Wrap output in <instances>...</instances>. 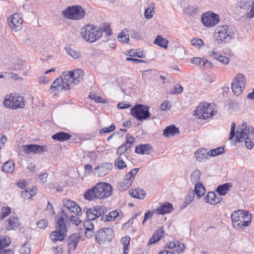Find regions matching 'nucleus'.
I'll return each mask as SVG.
<instances>
[{
  "label": "nucleus",
  "instance_id": "obj_52",
  "mask_svg": "<svg viewBox=\"0 0 254 254\" xmlns=\"http://www.w3.org/2000/svg\"><path fill=\"white\" fill-rule=\"evenodd\" d=\"M185 249V244L181 242L177 241L176 243V247H175L174 251L179 254L182 253Z\"/></svg>",
  "mask_w": 254,
  "mask_h": 254
},
{
  "label": "nucleus",
  "instance_id": "obj_57",
  "mask_svg": "<svg viewBox=\"0 0 254 254\" xmlns=\"http://www.w3.org/2000/svg\"><path fill=\"white\" fill-rule=\"evenodd\" d=\"M134 142V138L132 136L130 135L129 134H127L126 135V141L125 144L127 146L129 145L130 148Z\"/></svg>",
  "mask_w": 254,
  "mask_h": 254
},
{
  "label": "nucleus",
  "instance_id": "obj_12",
  "mask_svg": "<svg viewBox=\"0 0 254 254\" xmlns=\"http://www.w3.org/2000/svg\"><path fill=\"white\" fill-rule=\"evenodd\" d=\"M63 76L68 83L70 82L76 85L82 80L83 71L79 68L72 71H65L63 73Z\"/></svg>",
  "mask_w": 254,
  "mask_h": 254
},
{
  "label": "nucleus",
  "instance_id": "obj_23",
  "mask_svg": "<svg viewBox=\"0 0 254 254\" xmlns=\"http://www.w3.org/2000/svg\"><path fill=\"white\" fill-rule=\"evenodd\" d=\"M199 12V9L196 5H189L184 9V13L188 17H190L197 15Z\"/></svg>",
  "mask_w": 254,
  "mask_h": 254
},
{
  "label": "nucleus",
  "instance_id": "obj_62",
  "mask_svg": "<svg viewBox=\"0 0 254 254\" xmlns=\"http://www.w3.org/2000/svg\"><path fill=\"white\" fill-rule=\"evenodd\" d=\"M48 222L46 219H42L37 222V227L40 229H45L48 226Z\"/></svg>",
  "mask_w": 254,
  "mask_h": 254
},
{
  "label": "nucleus",
  "instance_id": "obj_33",
  "mask_svg": "<svg viewBox=\"0 0 254 254\" xmlns=\"http://www.w3.org/2000/svg\"><path fill=\"white\" fill-rule=\"evenodd\" d=\"M206 190L202 183H197L195 185L194 192L200 198L205 193Z\"/></svg>",
  "mask_w": 254,
  "mask_h": 254
},
{
  "label": "nucleus",
  "instance_id": "obj_39",
  "mask_svg": "<svg viewBox=\"0 0 254 254\" xmlns=\"http://www.w3.org/2000/svg\"><path fill=\"white\" fill-rule=\"evenodd\" d=\"M93 210H94V207L90 209L86 207L83 208V211L86 213L87 219L94 220L96 219V216H95L96 213L93 211Z\"/></svg>",
  "mask_w": 254,
  "mask_h": 254
},
{
  "label": "nucleus",
  "instance_id": "obj_10",
  "mask_svg": "<svg viewBox=\"0 0 254 254\" xmlns=\"http://www.w3.org/2000/svg\"><path fill=\"white\" fill-rule=\"evenodd\" d=\"M69 90L70 89L69 83L65 80L64 76L57 78L51 85L49 88V93L54 96L58 95L63 89Z\"/></svg>",
  "mask_w": 254,
  "mask_h": 254
},
{
  "label": "nucleus",
  "instance_id": "obj_30",
  "mask_svg": "<svg viewBox=\"0 0 254 254\" xmlns=\"http://www.w3.org/2000/svg\"><path fill=\"white\" fill-rule=\"evenodd\" d=\"M151 146L148 144H141L136 146L135 152L139 154H148L151 150Z\"/></svg>",
  "mask_w": 254,
  "mask_h": 254
},
{
  "label": "nucleus",
  "instance_id": "obj_4",
  "mask_svg": "<svg viewBox=\"0 0 254 254\" xmlns=\"http://www.w3.org/2000/svg\"><path fill=\"white\" fill-rule=\"evenodd\" d=\"M214 37L218 44L229 43L234 38L235 33L228 25H219L215 29Z\"/></svg>",
  "mask_w": 254,
  "mask_h": 254
},
{
  "label": "nucleus",
  "instance_id": "obj_53",
  "mask_svg": "<svg viewBox=\"0 0 254 254\" xmlns=\"http://www.w3.org/2000/svg\"><path fill=\"white\" fill-rule=\"evenodd\" d=\"M130 148V146H127L125 143L122 144L121 146L118 147L117 149V154L119 155V156H122L124 153L128 149Z\"/></svg>",
  "mask_w": 254,
  "mask_h": 254
},
{
  "label": "nucleus",
  "instance_id": "obj_46",
  "mask_svg": "<svg viewBox=\"0 0 254 254\" xmlns=\"http://www.w3.org/2000/svg\"><path fill=\"white\" fill-rule=\"evenodd\" d=\"M36 192L35 189H33L30 190L29 189H27L25 191H22L21 192V195L25 198L29 199L32 196L34 195Z\"/></svg>",
  "mask_w": 254,
  "mask_h": 254
},
{
  "label": "nucleus",
  "instance_id": "obj_24",
  "mask_svg": "<svg viewBox=\"0 0 254 254\" xmlns=\"http://www.w3.org/2000/svg\"><path fill=\"white\" fill-rule=\"evenodd\" d=\"M173 210V205L169 202H166L161 205L156 209V212L159 214L163 215L171 212Z\"/></svg>",
  "mask_w": 254,
  "mask_h": 254
},
{
  "label": "nucleus",
  "instance_id": "obj_3",
  "mask_svg": "<svg viewBox=\"0 0 254 254\" xmlns=\"http://www.w3.org/2000/svg\"><path fill=\"white\" fill-rule=\"evenodd\" d=\"M236 139L240 142L245 140L246 147L252 149L254 145V128L248 127L247 123L243 122L236 130Z\"/></svg>",
  "mask_w": 254,
  "mask_h": 254
},
{
  "label": "nucleus",
  "instance_id": "obj_50",
  "mask_svg": "<svg viewBox=\"0 0 254 254\" xmlns=\"http://www.w3.org/2000/svg\"><path fill=\"white\" fill-rule=\"evenodd\" d=\"M128 55L130 57L136 56L139 58L145 57V54L143 52H137L133 49H131L128 51Z\"/></svg>",
  "mask_w": 254,
  "mask_h": 254
},
{
  "label": "nucleus",
  "instance_id": "obj_44",
  "mask_svg": "<svg viewBox=\"0 0 254 254\" xmlns=\"http://www.w3.org/2000/svg\"><path fill=\"white\" fill-rule=\"evenodd\" d=\"M11 243L9 238L4 236L0 237V249H3L7 247Z\"/></svg>",
  "mask_w": 254,
  "mask_h": 254
},
{
  "label": "nucleus",
  "instance_id": "obj_27",
  "mask_svg": "<svg viewBox=\"0 0 254 254\" xmlns=\"http://www.w3.org/2000/svg\"><path fill=\"white\" fill-rule=\"evenodd\" d=\"M196 159L199 162H203L207 160L209 154L206 149L200 148L195 152Z\"/></svg>",
  "mask_w": 254,
  "mask_h": 254
},
{
  "label": "nucleus",
  "instance_id": "obj_41",
  "mask_svg": "<svg viewBox=\"0 0 254 254\" xmlns=\"http://www.w3.org/2000/svg\"><path fill=\"white\" fill-rule=\"evenodd\" d=\"M115 167L116 169H123L126 167V164L124 162L122 156H119L115 161Z\"/></svg>",
  "mask_w": 254,
  "mask_h": 254
},
{
  "label": "nucleus",
  "instance_id": "obj_36",
  "mask_svg": "<svg viewBox=\"0 0 254 254\" xmlns=\"http://www.w3.org/2000/svg\"><path fill=\"white\" fill-rule=\"evenodd\" d=\"M119 213L117 211H112L108 215H104L101 217V220L103 221H114L118 216Z\"/></svg>",
  "mask_w": 254,
  "mask_h": 254
},
{
  "label": "nucleus",
  "instance_id": "obj_32",
  "mask_svg": "<svg viewBox=\"0 0 254 254\" xmlns=\"http://www.w3.org/2000/svg\"><path fill=\"white\" fill-rule=\"evenodd\" d=\"M71 136V135L69 134L61 131L54 134L52 138L54 140L62 142L69 139Z\"/></svg>",
  "mask_w": 254,
  "mask_h": 254
},
{
  "label": "nucleus",
  "instance_id": "obj_60",
  "mask_svg": "<svg viewBox=\"0 0 254 254\" xmlns=\"http://www.w3.org/2000/svg\"><path fill=\"white\" fill-rule=\"evenodd\" d=\"M31 249L27 244L23 245L20 249V252L21 254H29Z\"/></svg>",
  "mask_w": 254,
  "mask_h": 254
},
{
  "label": "nucleus",
  "instance_id": "obj_9",
  "mask_svg": "<svg viewBox=\"0 0 254 254\" xmlns=\"http://www.w3.org/2000/svg\"><path fill=\"white\" fill-rule=\"evenodd\" d=\"M130 114L139 121L146 120L150 115L149 107L142 104H137L131 108Z\"/></svg>",
  "mask_w": 254,
  "mask_h": 254
},
{
  "label": "nucleus",
  "instance_id": "obj_8",
  "mask_svg": "<svg viewBox=\"0 0 254 254\" xmlns=\"http://www.w3.org/2000/svg\"><path fill=\"white\" fill-rule=\"evenodd\" d=\"M215 111L213 105L207 102L201 103L194 111L193 115L197 116L199 119H207L214 115Z\"/></svg>",
  "mask_w": 254,
  "mask_h": 254
},
{
  "label": "nucleus",
  "instance_id": "obj_38",
  "mask_svg": "<svg viewBox=\"0 0 254 254\" xmlns=\"http://www.w3.org/2000/svg\"><path fill=\"white\" fill-rule=\"evenodd\" d=\"M239 7L241 9L249 10L254 3L253 0H239Z\"/></svg>",
  "mask_w": 254,
  "mask_h": 254
},
{
  "label": "nucleus",
  "instance_id": "obj_42",
  "mask_svg": "<svg viewBox=\"0 0 254 254\" xmlns=\"http://www.w3.org/2000/svg\"><path fill=\"white\" fill-rule=\"evenodd\" d=\"M94 212H95L96 216V218L99 217L101 216L104 215L103 214L107 211V208L105 206H96L94 207V210H93Z\"/></svg>",
  "mask_w": 254,
  "mask_h": 254
},
{
  "label": "nucleus",
  "instance_id": "obj_54",
  "mask_svg": "<svg viewBox=\"0 0 254 254\" xmlns=\"http://www.w3.org/2000/svg\"><path fill=\"white\" fill-rule=\"evenodd\" d=\"M194 197V191L193 190L190 191L185 198V203H186L187 205L190 203L193 200Z\"/></svg>",
  "mask_w": 254,
  "mask_h": 254
},
{
  "label": "nucleus",
  "instance_id": "obj_21",
  "mask_svg": "<svg viewBox=\"0 0 254 254\" xmlns=\"http://www.w3.org/2000/svg\"><path fill=\"white\" fill-rule=\"evenodd\" d=\"M20 225L18 219L14 216H10V217L5 221V229L7 231L15 230Z\"/></svg>",
  "mask_w": 254,
  "mask_h": 254
},
{
  "label": "nucleus",
  "instance_id": "obj_26",
  "mask_svg": "<svg viewBox=\"0 0 254 254\" xmlns=\"http://www.w3.org/2000/svg\"><path fill=\"white\" fill-rule=\"evenodd\" d=\"M179 133V128L173 125L167 126L163 131V135L167 137L175 135Z\"/></svg>",
  "mask_w": 254,
  "mask_h": 254
},
{
  "label": "nucleus",
  "instance_id": "obj_43",
  "mask_svg": "<svg viewBox=\"0 0 254 254\" xmlns=\"http://www.w3.org/2000/svg\"><path fill=\"white\" fill-rule=\"evenodd\" d=\"M209 156L214 157L219 155L224 152V147H219L215 149H212L208 151Z\"/></svg>",
  "mask_w": 254,
  "mask_h": 254
},
{
  "label": "nucleus",
  "instance_id": "obj_40",
  "mask_svg": "<svg viewBox=\"0 0 254 254\" xmlns=\"http://www.w3.org/2000/svg\"><path fill=\"white\" fill-rule=\"evenodd\" d=\"M201 173L198 170L194 171L190 176V181L193 184L199 183L198 182L200 180Z\"/></svg>",
  "mask_w": 254,
  "mask_h": 254
},
{
  "label": "nucleus",
  "instance_id": "obj_20",
  "mask_svg": "<svg viewBox=\"0 0 254 254\" xmlns=\"http://www.w3.org/2000/svg\"><path fill=\"white\" fill-rule=\"evenodd\" d=\"M113 168L111 163H103L94 168V174L99 177H103L108 174Z\"/></svg>",
  "mask_w": 254,
  "mask_h": 254
},
{
  "label": "nucleus",
  "instance_id": "obj_51",
  "mask_svg": "<svg viewBox=\"0 0 254 254\" xmlns=\"http://www.w3.org/2000/svg\"><path fill=\"white\" fill-rule=\"evenodd\" d=\"M10 208L9 207H3L0 211V218L2 219L5 218L10 213Z\"/></svg>",
  "mask_w": 254,
  "mask_h": 254
},
{
  "label": "nucleus",
  "instance_id": "obj_14",
  "mask_svg": "<svg viewBox=\"0 0 254 254\" xmlns=\"http://www.w3.org/2000/svg\"><path fill=\"white\" fill-rule=\"evenodd\" d=\"M8 25L14 32L20 30L23 27V15L20 13H15L7 19Z\"/></svg>",
  "mask_w": 254,
  "mask_h": 254
},
{
  "label": "nucleus",
  "instance_id": "obj_34",
  "mask_svg": "<svg viewBox=\"0 0 254 254\" xmlns=\"http://www.w3.org/2000/svg\"><path fill=\"white\" fill-rule=\"evenodd\" d=\"M169 41L161 36L158 35L155 38L154 44L166 49L168 47Z\"/></svg>",
  "mask_w": 254,
  "mask_h": 254
},
{
  "label": "nucleus",
  "instance_id": "obj_2",
  "mask_svg": "<svg viewBox=\"0 0 254 254\" xmlns=\"http://www.w3.org/2000/svg\"><path fill=\"white\" fill-rule=\"evenodd\" d=\"M113 187L108 183H99L92 188L87 190L84 194L85 199L91 201L96 199H104L112 193Z\"/></svg>",
  "mask_w": 254,
  "mask_h": 254
},
{
  "label": "nucleus",
  "instance_id": "obj_63",
  "mask_svg": "<svg viewBox=\"0 0 254 254\" xmlns=\"http://www.w3.org/2000/svg\"><path fill=\"white\" fill-rule=\"evenodd\" d=\"M115 128V126L114 124H112L109 127H105L101 129L100 132L101 134L109 133L110 132L113 131Z\"/></svg>",
  "mask_w": 254,
  "mask_h": 254
},
{
  "label": "nucleus",
  "instance_id": "obj_5",
  "mask_svg": "<svg viewBox=\"0 0 254 254\" xmlns=\"http://www.w3.org/2000/svg\"><path fill=\"white\" fill-rule=\"evenodd\" d=\"M233 226L237 229H241L251 225L252 216L249 211L238 210L231 215Z\"/></svg>",
  "mask_w": 254,
  "mask_h": 254
},
{
  "label": "nucleus",
  "instance_id": "obj_35",
  "mask_svg": "<svg viewBox=\"0 0 254 254\" xmlns=\"http://www.w3.org/2000/svg\"><path fill=\"white\" fill-rule=\"evenodd\" d=\"M232 185L230 183H225L218 186L216 191L221 195H225L229 190Z\"/></svg>",
  "mask_w": 254,
  "mask_h": 254
},
{
  "label": "nucleus",
  "instance_id": "obj_11",
  "mask_svg": "<svg viewBox=\"0 0 254 254\" xmlns=\"http://www.w3.org/2000/svg\"><path fill=\"white\" fill-rule=\"evenodd\" d=\"M23 97L19 95L6 96L3 102L4 106L6 108L16 109L19 108H24L25 103Z\"/></svg>",
  "mask_w": 254,
  "mask_h": 254
},
{
  "label": "nucleus",
  "instance_id": "obj_59",
  "mask_svg": "<svg viewBox=\"0 0 254 254\" xmlns=\"http://www.w3.org/2000/svg\"><path fill=\"white\" fill-rule=\"evenodd\" d=\"M90 98L92 100H94L97 103H104L105 102V100L100 96H98L96 94H92L89 95Z\"/></svg>",
  "mask_w": 254,
  "mask_h": 254
},
{
  "label": "nucleus",
  "instance_id": "obj_13",
  "mask_svg": "<svg viewBox=\"0 0 254 254\" xmlns=\"http://www.w3.org/2000/svg\"><path fill=\"white\" fill-rule=\"evenodd\" d=\"M114 232L111 228H101L98 230L95 234V238L99 244L106 242H110L114 237Z\"/></svg>",
  "mask_w": 254,
  "mask_h": 254
},
{
  "label": "nucleus",
  "instance_id": "obj_29",
  "mask_svg": "<svg viewBox=\"0 0 254 254\" xmlns=\"http://www.w3.org/2000/svg\"><path fill=\"white\" fill-rule=\"evenodd\" d=\"M15 169L14 161L10 160L4 163L2 166V171L6 173H12Z\"/></svg>",
  "mask_w": 254,
  "mask_h": 254
},
{
  "label": "nucleus",
  "instance_id": "obj_19",
  "mask_svg": "<svg viewBox=\"0 0 254 254\" xmlns=\"http://www.w3.org/2000/svg\"><path fill=\"white\" fill-rule=\"evenodd\" d=\"M63 203L65 207H66L69 213L71 214L72 212L74 213L76 215H80L81 214V209L79 205H78L75 202L70 199H64L63 200Z\"/></svg>",
  "mask_w": 254,
  "mask_h": 254
},
{
  "label": "nucleus",
  "instance_id": "obj_22",
  "mask_svg": "<svg viewBox=\"0 0 254 254\" xmlns=\"http://www.w3.org/2000/svg\"><path fill=\"white\" fill-rule=\"evenodd\" d=\"M80 239V237L77 234H72L69 237L67 240L69 250H74L76 248Z\"/></svg>",
  "mask_w": 254,
  "mask_h": 254
},
{
  "label": "nucleus",
  "instance_id": "obj_6",
  "mask_svg": "<svg viewBox=\"0 0 254 254\" xmlns=\"http://www.w3.org/2000/svg\"><path fill=\"white\" fill-rule=\"evenodd\" d=\"M82 38L86 42L92 43L99 40L103 35V29L91 24H88L80 29Z\"/></svg>",
  "mask_w": 254,
  "mask_h": 254
},
{
  "label": "nucleus",
  "instance_id": "obj_15",
  "mask_svg": "<svg viewBox=\"0 0 254 254\" xmlns=\"http://www.w3.org/2000/svg\"><path fill=\"white\" fill-rule=\"evenodd\" d=\"M246 80L242 74H237L231 84L232 89L236 96L240 95L245 87Z\"/></svg>",
  "mask_w": 254,
  "mask_h": 254
},
{
  "label": "nucleus",
  "instance_id": "obj_61",
  "mask_svg": "<svg viewBox=\"0 0 254 254\" xmlns=\"http://www.w3.org/2000/svg\"><path fill=\"white\" fill-rule=\"evenodd\" d=\"M83 226L85 230L89 229H94V224L92 220L87 219L83 223Z\"/></svg>",
  "mask_w": 254,
  "mask_h": 254
},
{
  "label": "nucleus",
  "instance_id": "obj_48",
  "mask_svg": "<svg viewBox=\"0 0 254 254\" xmlns=\"http://www.w3.org/2000/svg\"><path fill=\"white\" fill-rule=\"evenodd\" d=\"M191 45L196 48H199L204 45V42L201 39L193 38L191 41Z\"/></svg>",
  "mask_w": 254,
  "mask_h": 254
},
{
  "label": "nucleus",
  "instance_id": "obj_64",
  "mask_svg": "<svg viewBox=\"0 0 254 254\" xmlns=\"http://www.w3.org/2000/svg\"><path fill=\"white\" fill-rule=\"evenodd\" d=\"M183 90V87L181 85H176L175 86L172 91L171 92V94H179L181 93Z\"/></svg>",
  "mask_w": 254,
  "mask_h": 254
},
{
  "label": "nucleus",
  "instance_id": "obj_37",
  "mask_svg": "<svg viewBox=\"0 0 254 254\" xmlns=\"http://www.w3.org/2000/svg\"><path fill=\"white\" fill-rule=\"evenodd\" d=\"M129 38L128 31H123L117 36L118 40L122 43H127L129 41Z\"/></svg>",
  "mask_w": 254,
  "mask_h": 254
},
{
  "label": "nucleus",
  "instance_id": "obj_1",
  "mask_svg": "<svg viewBox=\"0 0 254 254\" xmlns=\"http://www.w3.org/2000/svg\"><path fill=\"white\" fill-rule=\"evenodd\" d=\"M69 214L67 211H60L56 217V230L51 233L50 238L53 241H62L66 236L67 227L65 222L68 220Z\"/></svg>",
  "mask_w": 254,
  "mask_h": 254
},
{
  "label": "nucleus",
  "instance_id": "obj_47",
  "mask_svg": "<svg viewBox=\"0 0 254 254\" xmlns=\"http://www.w3.org/2000/svg\"><path fill=\"white\" fill-rule=\"evenodd\" d=\"M68 219L70 223L76 226L82 224V221L76 216L73 215L72 213L69 214Z\"/></svg>",
  "mask_w": 254,
  "mask_h": 254
},
{
  "label": "nucleus",
  "instance_id": "obj_31",
  "mask_svg": "<svg viewBox=\"0 0 254 254\" xmlns=\"http://www.w3.org/2000/svg\"><path fill=\"white\" fill-rule=\"evenodd\" d=\"M164 233L163 228H159L156 230L151 238H150L148 245L154 244L158 241Z\"/></svg>",
  "mask_w": 254,
  "mask_h": 254
},
{
  "label": "nucleus",
  "instance_id": "obj_16",
  "mask_svg": "<svg viewBox=\"0 0 254 254\" xmlns=\"http://www.w3.org/2000/svg\"><path fill=\"white\" fill-rule=\"evenodd\" d=\"M219 21V15L211 11L206 12L203 14L201 16V22L203 25L205 27H214Z\"/></svg>",
  "mask_w": 254,
  "mask_h": 254
},
{
  "label": "nucleus",
  "instance_id": "obj_58",
  "mask_svg": "<svg viewBox=\"0 0 254 254\" xmlns=\"http://www.w3.org/2000/svg\"><path fill=\"white\" fill-rule=\"evenodd\" d=\"M130 242V237L128 236L124 237L121 240V244L124 245V248L128 249V246Z\"/></svg>",
  "mask_w": 254,
  "mask_h": 254
},
{
  "label": "nucleus",
  "instance_id": "obj_55",
  "mask_svg": "<svg viewBox=\"0 0 254 254\" xmlns=\"http://www.w3.org/2000/svg\"><path fill=\"white\" fill-rule=\"evenodd\" d=\"M172 107V104L168 101H165L162 103L160 106V108L162 111H168Z\"/></svg>",
  "mask_w": 254,
  "mask_h": 254
},
{
  "label": "nucleus",
  "instance_id": "obj_28",
  "mask_svg": "<svg viewBox=\"0 0 254 254\" xmlns=\"http://www.w3.org/2000/svg\"><path fill=\"white\" fill-rule=\"evenodd\" d=\"M129 193L132 197L139 199H143L146 195V193L144 190L140 189L130 190H129Z\"/></svg>",
  "mask_w": 254,
  "mask_h": 254
},
{
  "label": "nucleus",
  "instance_id": "obj_45",
  "mask_svg": "<svg viewBox=\"0 0 254 254\" xmlns=\"http://www.w3.org/2000/svg\"><path fill=\"white\" fill-rule=\"evenodd\" d=\"M65 50L71 57L76 59L80 57V53L75 50L71 49L70 47H65Z\"/></svg>",
  "mask_w": 254,
  "mask_h": 254
},
{
  "label": "nucleus",
  "instance_id": "obj_56",
  "mask_svg": "<svg viewBox=\"0 0 254 254\" xmlns=\"http://www.w3.org/2000/svg\"><path fill=\"white\" fill-rule=\"evenodd\" d=\"M203 60V59L202 58L199 57H194L191 59L190 62L192 64L201 66Z\"/></svg>",
  "mask_w": 254,
  "mask_h": 254
},
{
  "label": "nucleus",
  "instance_id": "obj_7",
  "mask_svg": "<svg viewBox=\"0 0 254 254\" xmlns=\"http://www.w3.org/2000/svg\"><path fill=\"white\" fill-rule=\"evenodd\" d=\"M85 14V9L79 5L68 6L62 11V14L64 17L74 20L83 19Z\"/></svg>",
  "mask_w": 254,
  "mask_h": 254
},
{
  "label": "nucleus",
  "instance_id": "obj_25",
  "mask_svg": "<svg viewBox=\"0 0 254 254\" xmlns=\"http://www.w3.org/2000/svg\"><path fill=\"white\" fill-rule=\"evenodd\" d=\"M222 200V198L220 196L217 197L216 194L213 191H210L208 193L207 196L205 198V201L210 204H216L219 203Z\"/></svg>",
  "mask_w": 254,
  "mask_h": 254
},
{
  "label": "nucleus",
  "instance_id": "obj_17",
  "mask_svg": "<svg viewBox=\"0 0 254 254\" xmlns=\"http://www.w3.org/2000/svg\"><path fill=\"white\" fill-rule=\"evenodd\" d=\"M138 171L139 168L132 169L125 176V178L120 183L119 186V189L121 191L126 190L131 186L135 176Z\"/></svg>",
  "mask_w": 254,
  "mask_h": 254
},
{
  "label": "nucleus",
  "instance_id": "obj_18",
  "mask_svg": "<svg viewBox=\"0 0 254 254\" xmlns=\"http://www.w3.org/2000/svg\"><path fill=\"white\" fill-rule=\"evenodd\" d=\"M23 151L26 154L34 153V154L42 153L48 151L46 145H39L37 144H29L22 146Z\"/></svg>",
  "mask_w": 254,
  "mask_h": 254
},
{
  "label": "nucleus",
  "instance_id": "obj_49",
  "mask_svg": "<svg viewBox=\"0 0 254 254\" xmlns=\"http://www.w3.org/2000/svg\"><path fill=\"white\" fill-rule=\"evenodd\" d=\"M154 13V7L149 6L145 10L144 15L145 18L149 19L153 17Z\"/></svg>",
  "mask_w": 254,
  "mask_h": 254
}]
</instances>
